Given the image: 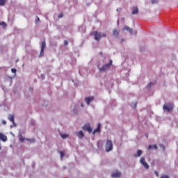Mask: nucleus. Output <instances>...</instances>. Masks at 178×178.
Returning <instances> with one entry per match:
<instances>
[{"instance_id": "nucleus-1", "label": "nucleus", "mask_w": 178, "mask_h": 178, "mask_svg": "<svg viewBox=\"0 0 178 178\" xmlns=\"http://www.w3.org/2000/svg\"><path fill=\"white\" fill-rule=\"evenodd\" d=\"M91 35L95 37V40L96 41H99L100 40H102V37L103 38H106V33H98V31H93L91 32Z\"/></svg>"}, {"instance_id": "nucleus-2", "label": "nucleus", "mask_w": 178, "mask_h": 178, "mask_svg": "<svg viewBox=\"0 0 178 178\" xmlns=\"http://www.w3.org/2000/svg\"><path fill=\"white\" fill-rule=\"evenodd\" d=\"M113 150V141L111 140H107L106 143V152H109Z\"/></svg>"}, {"instance_id": "nucleus-3", "label": "nucleus", "mask_w": 178, "mask_h": 178, "mask_svg": "<svg viewBox=\"0 0 178 178\" xmlns=\"http://www.w3.org/2000/svg\"><path fill=\"white\" fill-rule=\"evenodd\" d=\"M113 63V60H110V63L103 65V67L99 68V72H106V70H108L110 67H111Z\"/></svg>"}, {"instance_id": "nucleus-4", "label": "nucleus", "mask_w": 178, "mask_h": 178, "mask_svg": "<svg viewBox=\"0 0 178 178\" xmlns=\"http://www.w3.org/2000/svg\"><path fill=\"white\" fill-rule=\"evenodd\" d=\"M140 163H141L143 168H145L146 170L149 168V165L147 164V161H145V157H141V159H140Z\"/></svg>"}, {"instance_id": "nucleus-5", "label": "nucleus", "mask_w": 178, "mask_h": 178, "mask_svg": "<svg viewBox=\"0 0 178 178\" xmlns=\"http://www.w3.org/2000/svg\"><path fill=\"white\" fill-rule=\"evenodd\" d=\"M82 130L87 131L90 134L92 132V129L90 127L89 123L85 124L84 126L82 127Z\"/></svg>"}, {"instance_id": "nucleus-6", "label": "nucleus", "mask_w": 178, "mask_h": 178, "mask_svg": "<svg viewBox=\"0 0 178 178\" xmlns=\"http://www.w3.org/2000/svg\"><path fill=\"white\" fill-rule=\"evenodd\" d=\"M45 46H46L45 41L43 40V41L42 42L41 51H40L39 57L44 56V48H45Z\"/></svg>"}, {"instance_id": "nucleus-7", "label": "nucleus", "mask_w": 178, "mask_h": 178, "mask_svg": "<svg viewBox=\"0 0 178 178\" xmlns=\"http://www.w3.org/2000/svg\"><path fill=\"white\" fill-rule=\"evenodd\" d=\"M94 100V97L93 96H91V97H86L85 98V102L87 103V105L89 106L90 104V102L93 101Z\"/></svg>"}, {"instance_id": "nucleus-8", "label": "nucleus", "mask_w": 178, "mask_h": 178, "mask_svg": "<svg viewBox=\"0 0 178 178\" xmlns=\"http://www.w3.org/2000/svg\"><path fill=\"white\" fill-rule=\"evenodd\" d=\"M163 110H165L167 112H170L172 110H173V107L172 106H163Z\"/></svg>"}, {"instance_id": "nucleus-9", "label": "nucleus", "mask_w": 178, "mask_h": 178, "mask_svg": "<svg viewBox=\"0 0 178 178\" xmlns=\"http://www.w3.org/2000/svg\"><path fill=\"white\" fill-rule=\"evenodd\" d=\"M75 135H76L78 138H80V139H82L84 137V134L83 131H79V132H75Z\"/></svg>"}, {"instance_id": "nucleus-10", "label": "nucleus", "mask_w": 178, "mask_h": 178, "mask_svg": "<svg viewBox=\"0 0 178 178\" xmlns=\"http://www.w3.org/2000/svg\"><path fill=\"white\" fill-rule=\"evenodd\" d=\"M112 177L114 178H120V177H121V173L118 171H117L115 172H113Z\"/></svg>"}, {"instance_id": "nucleus-11", "label": "nucleus", "mask_w": 178, "mask_h": 178, "mask_svg": "<svg viewBox=\"0 0 178 178\" xmlns=\"http://www.w3.org/2000/svg\"><path fill=\"white\" fill-rule=\"evenodd\" d=\"M8 120H10V122H13L14 126L16 127V124L15 123V116L14 115H8Z\"/></svg>"}, {"instance_id": "nucleus-12", "label": "nucleus", "mask_w": 178, "mask_h": 178, "mask_svg": "<svg viewBox=\"0 0 178 178\" xmlns=\"http://www.w3.org/2000/svg\"><path fill=\"white\" fill-rule=\"evenodd\" d=\"M138 13V8L137 6H134L132 8V15H136Z\"/></svg>"}, {"instance_id": "nucleus-13", "label": "nucleus", "mask_w": 178, "mask_h": 178, "mask_svg": "<svg viewBox=\"0 0 178 178\" xmlns=\"http://www.w3.org/2000/svg\"><path fill=\"white\" fill-rule=\"evenodd\" d=\"M113 36L118 38L120 35V31L118 29H114L113 31Z\"/></svg>"}, {"instance_id": "nucleus-14", "label": "nucleus", "mask_w": 178, "mask_h": 178, "mask_svg": "<svg viewBox=\"0 0 178 178\" xmlns=\"http://www.w3.org/2000/svg\"><path fill=\"white\" fill-rule=\"evenodd\" d=\"M0 140L6 142L8 140V138L3 134L0 133Z\"/></svg>"}, {"instance_id": "nucleus-15", "label": "nucleus", "mask_w": 178, "mask_h": 178, "mask_svg": "<svg viewBox=\"0 0 178 178\" xmlns=\"http://www.w3.org/2000/svg\"><path fill=\"white\" fill-rule=\"evenodd\" d=\"M100 127H101L100 123H98L97 128L95 129L93 131V135L95 134V133H100Z\"/></svg>"}, {"instance_id": "nucleus-16", "label": "nucleus", "mask_w": 178, "mask_h": 178, "mask_svg": "<svg viewBox=\"0 0 178 178\" xmlns=\"http://www.w3.org/2000/svg\"><path fill=\"white\" fill-rule=\"evenodd\" d=\"M143 154V152L141 149H138V153L136 154H135V157L137 158V157H140Z\"/></svg>"}, {"instance_id": "nucleus-17", "label": "nucleus", "mask_w": 178, "mask_h": 178, "mask_svg": "<svg viewBox=\"0 0 178 178\" xmlns=\"http://www.w3.org/2000/svg\"><path fill=\"white\" fill-rule=\"evenodd\" d=\"M60 136H61V138H63V139L69 138V135L67 134H60Z\"/></svg>"}, {"instance_id": "nucleus-18", "label": "nucleus", "mask_w": 178, "mask_h": 178, "mask_svg": "<svg viewBox=\"0 0 178 178\" xmlns=\"http://www.w3.org/2000/svg\"><path fill=\"white\" fill-rule=\"evenodd\" d=\"M0 26H3V29H6L7 24H6L5 22H0Z\"/></svg>"}, {"instance_id": "nucleus-19", "label": "nucleus", "mask_w": 178, "mask_h": 178, "mask_svg": "<svg viewBox=\"0 0 178 178\" xmlns=\"http://www.w3.org/2000/svg\"><path fill=\"white\" fill-rule=\"evenodd\" d=\"M6 0H0V6H5Z\"/></svg>"}, {"instance_id": "nucleus-20", "label": "nucleus", "mask_w": 178, "mask_h": 178, "mask_svg": "<svg viewBox=\"0 0 178 178\" xmlns=\"http://www.w3.org/2000/svg\"><path fill=\"white\" fill-rule=\"evenodd\" d=\"M59 154H60V158L63 159V156H65V154L63 152H59Z\"/></svg>"}, {"instance_id": "nucleus-21", "label": "nucleus", "mask_w": 178, "mask_h": 178, "mask_svg": "<svg viewBox=\"0 0 178 178\" xmlns=\"http://www.w3.org/2000/svg\"><path fill=\"white\" fill-rule=\"evenodd\" d=\"M137 104H138L137 102L134 103V104H132V108H137Z\"/></svg>"}, {"instance_id": "nucleus-22", "label": "nucleus", "mask_w": 178, "mask_h": 178, "mask_svg": "<svg viewBox=\"0 0 178 178\" xmlns=\"http://www.w3.org/2000/svg\"><path fill=\"white\" fill-rule=\"evenodd\" d=\"M129 29H131V28H129V26H124V30L129 31Z\"/></svg>"}, {"instance_id": "nucleus-23", "label": "nucleus", "mask_w": 178, "mask_h": 178, "mask_svg": "<svg viewBox=\"0 0 178 178\" xmlns=\"http://www.w3.org/2000/svg\"><path fill=\"white\" fill-rule=\"evenodd\" d=\"M28 140H29L30 143H35V140L34 138L29 139Z\"/></svg>"}, {"instance_id": "nucleus-24", "label": "nucleus", "mask_w": 178, "mask_h": 178, "mask_svg": "<svg viewBox=\"0 0 178 178\" xmlns=\"http://www.w3.org/2000/svg\"><path fill=\"white\" fill-rule=\"evenodd\" d=\"M69 44V42H67V40L64 41V46H67Z\"/></svg>"}, {"instance_id": "nucleus-25", "label": "nucleus", "mask_w": 178, "mask_h": 178, "mask_svg": "<svg viewBox=\"0 0 178 178\" xmlns=\"http://www.w3.org/2000/svg\"><path fill=\"white\" fill-rule=\"evenodd\" d=\"M11 71L13 74H16L17 70L15 68H12Z\"/></svg>"}, {"instance_id": "nucleus-26", "label": "nucleus", "mask_w": 178, "mask_h": 178, "mask_svg": "<svg viewBox=\"0 0 178 178\" xmlns=\"http://www.w3.org/2000/svg\"><path fill=\"white\" fill-rule=\"evenodd\" d=\"M63 17V14H59L58 15V19H61Z\"/></svg>"}, {"instance_id": "nucleus-27", "label": "nucleus", "mask_w": 178, "mask_h": 178, "mask_svg": "<svg viewBox=\"0 0 178 178\" xmlns=\"http://www.w3.org/2000/svg\"><path fill=\"white\" fill-rule=\"evenodd\" d=\"M129 31V33L133 34V29H129V31Z\"/></svg>"}, {"instance_id": "nucleus-28", "label": "nucleus", "mask_w": 178, "mask_h": 178, "mask_svg": "<svg viewBox=\"0 0 178 178\" xmlns=\"http://www.w3.org/2000/svg\"><path fill=\"white\" fill-rule=\"evenodd\" d=\"M152 85L153 83L152 82H149V83L148 84V88H150Z\"/></svg>"}, {"instance_id": "nucleus-29", "label": "nucleus", "mask_w": 178, "mask_h": 178, "mask_svg": "<svg viewBox=\"0 0 178 178\" xmlns=\"http://www.w3.org/2000/svg\"><path fill=\"white\" fill-rule=\"evenodd\" d=\"M154 174H155L156 177H159V172H158V171H154Z\"/></svg>"}, {"instance_id": "nucleus-30", "label": "nucleus", "mask_w": 178, "mask_h": 178, "mask_svg": "<svg viewBox=\"0 0 178 178\" xmlns=\"http://www.w3.org/2000/svg\"><path fill=\"white\" fill-rule=\"evenodd\" d=\"M161 178H170L168 175H163Z\"/></svg>"}, {"instance_id": "nucleus-31", "label": "nucleus", "mask_w": 178, "mask_h": 178, "mask_svg": "<svg viewBox=\"0 0 178 178\" xmlns=\"http://www.w3.org/2000/svg\"><path fill=\"white\" fill-rule=\"evenodd\" d=\"M40 17H37V19H36V21H35V23L37 24V23H38V22H40Z\"/></svg>"}, {"instance_id": "nucleus-32", "label": "nucleus", "mask_w": 178, "mask_h": 178, "mask_svg": "<svg viewBox=\"0 0 178 178\" xmlns=\"http://www.w3.org/2000/svg\"><path fill=\"white\" fill-rule=\"evenodd\" d=\"M153 148H154L155 149H158V146H157V145H153Z\"/></svg>"}, {"instance_id": "nucleus-33", "label": "nucleus", "mask_w": 178, "mask_h": 178, "mask_svg": "<svg viewBox=\"0 0 178 178\" xmlns=\"http://www.w3.org/2000/svg\"><path fill=\"white\" fill-rule=\"evenodd\" d=\"M161 147L162 148L163 151H165V146L163 145H161Z\"/></svg>"}, {"instance_id": "nucleus-34", "label": "nucleus", "mask_w": 178, "mask_h": 178, "mask_svg": "<svg viewBox=\"0 0 178 178\" xmlns=\"http://www.w3.org/2000/svg\"><path fill=\"white\" fill-rule=\"evenodd\" d=\"M158 2V0H153L152 1V3H156Z\"/></svg>"}, {"instance_id": "nucleus-35", "label": "nucleus", "mask_w": 178, "mask_h": 178, "mask_svg": "<svg viewBox=\"0 0 178 178\" xmlns=\"http://www.w3.org/2000/svg\"><path fill=\"white\" fill-rule=\"evenodd\" d=\"M152 145H149L148 146V149H152Z\"/></svg>"}, {"instance_id": "nucleus-36", "label": "nucleus", "mask_w": 178, "mask_h": 178, "mask_svg": "<svg viewBox=\"0 0 178 178\" xmlns=\"http://www.w3.org/2000/svg\"><path fill=\"white\" fill-rule=\"evenodd\" d=\"M20 142H24V138H19Z\"/></svg>"}, {"instance_id": "nucleus-37", "label": "nucleus", "mask_w": 178, "mask_h": 178, "mask_svg": "<svg viewBox=\"0 0 178 178\" xmlns=\"http://www.w3.org/2000/svg\"><path fill=\"white\" fill-rule=\"evenodd\" d=\"M3 124L6 125V121H3Z\"/></svg>"}, {"instance_id": "nucleus-38", "label": "nucleus", "mask_w": 178, "mask_h": 178, "mask_svg": "<svg viewBox=\"0 0 178 178\" xmlns=\"http://www.w3.org/2000/svg\"><path fill=\"white\" fill-rule=\"evenodd\" d=\"M145 136H146V138H148V134H145Z\"/></svg>"}, {"instance_id": "nucleus-39", "label": "nucleus", "mask_w": 178, "mask_h": 178, "mask_svg": "<svg viewBox=\"0 0 178 178\" xmlns=\"http://www.w3.org/2000/svg\"><path fill=\"white\" fill-rule=\"evenodd\" d=\"M83 107H84L83 104H81V108H83Z\"/></svg>"}, {"instance_id": "nucleus-40", "label": "nucleus", "mask_w": 178, "mask_h": 178, "mask_svg": "<svg viewBox=\"0 0 178 178\" xmlns=\"http://www.w3.org/2000/svg\"><path fill=\"white\" fill-rule=\"evenodd\" d=\"M0 150H1V146H0Z\"/></svg>"}, {"instance_id": "nucleus-41", "label": "nucleus", "mask_w": 178, "mask_h": 178, "mask_svg": "<svg viewBox=\"0 0 178 178\" xmlns=\"http://www.w3.org/2000/svg\"><path fill=\"white\" fill-rule=\"evenodd\" d=\"M122 41H123V39H122Z\"/></svg>"}, {"instance_id": "nucleus-42", "label": "nucleus", "mask_w": 178, "mask_h": 178, "mask_svg": "<svg viewBox=\"0 0 178 178\" xmlns=\"http://www.w3.org/2000/svg\"><path fill=\"white\" fill-rule=\"evenodd\" d=\"M177 111H178V108H177Z\"/></svg>"}]
</instances>
